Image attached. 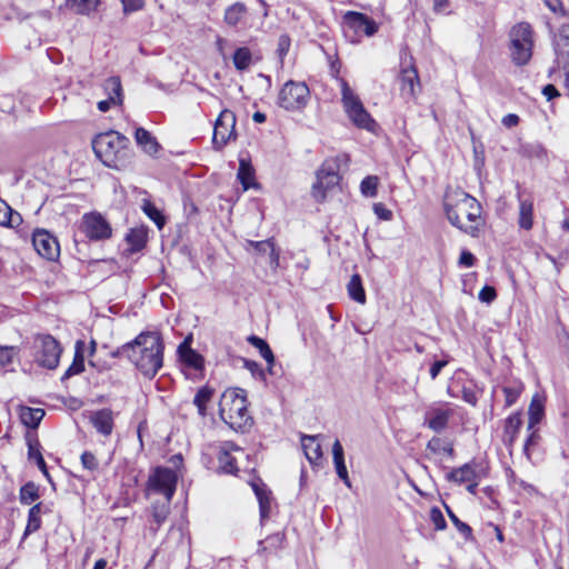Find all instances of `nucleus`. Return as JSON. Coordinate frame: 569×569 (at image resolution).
<instances>
[{"mask_svg": "<svg viewBox=\"0 0 569 569\" xmlns=\"http://www.w3.org/2000/svg\"><path fill=\"white\" fill-rule=\"evenodd\" d=\"M448 221L460 231L477 238L486 224L480 202L463 190L448 189L443 198Z\"/></svg>", "mask_w": 569, "mask_h": 569, "instance_id": "f257e3e1", "label": "nucleus"}, {"mask_svg": "<svg viewBox=\"0 0 569 569\" xmlns=\"http://www.w3.org/2000/svg\"><path fill=\"white\" fill-rule=\"evenodd\" d=\"M163 342L156 332H141L134 338L131 362L147 378H153L163 365Z\"/></svg>", "mask_w": 569, "mask_h": 569, "instance_id": "f03ea898", "label": "nucleus"}, {"mask_svg": "<svg viewBox=\"0 0 569 569\" xmlns=\"http://www.w3.org/2000/svg\"><path fill=\"white\" fill-rule=\"evenodd\" d=\"M221 420L236 431H246L253 423L248 410L246 391L241 388L227 389L219 401Z\"/></svg>", "mask_w": 569, "mask_h": 569, "instance_id": "7ed1b4c3", "label": "nucleus"}, {"mask_svg": "<svg viewBox=\"0 0 569 569\" xmlns=\"http://www.w3.org/2000/svg\"><path fill=\"white\" fill-rule=\"evenodd\" d=\"M348 157L346 154L327 158L316 172V181L311 188V194L316 201L322 202L326 199L327 191L338 186L340 181V169L347 166Z\"/></svg>", "mask_w": 569, "mask_h": 569, "instance_id": "20e7f679", "label": "nucleus"}, {"mask_svg": "<svg viewBox=\"0 0 569 569\" xmlns=\"http://www.w3.org/2000/svg\"><path fill=\"white\" fill-rule=\"evenodd\" d=\"M341 89V102L349 120L358 128L373 132L377 122L365 109L359 96L350 88L347 80L339 78Z\"/></svg>", "mask_w": 569, "mask_h": 569, "instance_id": "39448f33", "label": "nucleus"}, {"mask_svg": "<svg viewBox=\"0 0 569 569\" xmlns=\"http://www.w3.org/2000/svg\"><path fill=\"white\" fill-rule=\"evenodd\" d=\"M510 58L512 62L522 67L529 63L533 49V30L527 22H519L509 32Z\"/></svg>", "mask_w": 569, "mask_h": 569, "instance_id": "423d86ee", "label": "nucleus"}, {"mask_svg": "<svg viewBox=\"0 0 569 569\" xmlns=\"http://www.w3.org/2000/svg\"><path fill=\"white\" fill-rule=\"evenodd\" d=\"M34 361L43 368L56 369L62 352L60 343L51 335H37L33 339Z\"/></svg>", "mask_w": 569, "mask_h": 569, "instance_id": "0eeeda50", "label": "nucleus"}, {"mask_svg": "<svg viewBox=\"0 0 569 569\" xmlns=\"http://www.w3.org/2000/svg\"><path fill=\"white\" fill-rule=\"evenodd\" d=\"M96 157L107 167L121 169L131 159L132 152L128 144H91Z\"/></svg>", "mask_w": 569, "mask_h": 569, "instance_id": "6e6552de", "label": "nucleus"}, {"mask_svg": "<svg viewBox=\"0 0 569 569\" xmlns=\"http://www.w3.org/2000/svg\"><path fill=\"white\" fill-rule=\"evenodd\" d=\"M309 88L305 82L288 81L279 92V106L286 110H299L309 99Z\"/></svg>", "mask_w": 569, "mask_h": 569, "instance_id": "1a4fd4ad", "label": "nucleus"}, {"mask_svg": "<svg viewBox=\"0 0 569 569\" xmlns=\"http://www.w3.org/2000/svg\"><path fill=\"white\" fill-rule=\"evenodd\" d=\"M81 232L91 241H103L112 236V228L99 212L84 213L80 224Z\"/></svg>", "mask_w": 569, "mask_h": 569, "instance_id": "9d476101", "label": "nucleus"}, {"mask_svg": "<svg viewBox=\"0 0 569 569\" xmlns=\"http://www.w3.org/2000/svg\"><path fill=\"white\" fill-rule=\"evenodd\" d=\"M342 26L346 34L353 31L355 36L371 37L378 31V24L373 19L357 11H347L342 18Z\"/></svg>", "mask_w": 569, "mask_h": 569, "instance_id": "9b49d317", "label": "nucleus"}, {"mask_svg": "<svg viewBox=\"0 0 569 569\" xmlns=\"http://www.w3.org/2000/svg\"><path fill=\"white\" fill-rule=\"evenodd\" d=\"M148 483L151 490L171 500L176 491L177 475L169 468L158 467L149 477Z\"/></svg>", "mask_w": 569, "mask_h": 569, "instance_id": "f8f14e48", "label": "nucleus"}, {"mask_svg": "<svg viewBox=\"0 0 569 569\" xmlns=\"http://www.w3.org/2000/svg\"><path fill=\"white\" fill-rule=\"evenodd\" d=\"M32 244L36 251L47 260H56L60 254L59 242L47 230L38 229L32 234Z\"/></svg>", "mask_w": 569, "mask_h": 569, "instance_id": "ddd939ff", "label": "nucleus"}, {"mask_svg": "<svg viewBox=\"0 0 569 569\" xmlns=\"http://www.w3.org/2000/svg\"><path fill=\"white\" fill-rule=\"evenodd\" d=\"M236 116L231 110L224 109L214 122L212 142H229L236 139Z\"/></svg>", "mask_w": 569, "mask_h": 569, "instance_id": "4468645a", "label": "nucleus"}, {"mask_svg": "<svg viewBox=\"0 0 569 569\" xmlns=\"http://www.w3.org/2000/svg\"><path fill=\"white\" fill-rule=\"evenodd\" d=\"M234 453L243 455V450L232 441L221 442L218 450V468L223 473L236 475L238 471L237 457Z\"/></svg>", "mask_w": 569, "mask_h": 569, "instance_id": "2eb2a0df", "label": "nucleus"}, {"mask_svg": "<svg viewBox=\"0 0 569 569\" xmlns=\"http://www.w3.org/2000/svg\"><path fill=\"white\" fill-rule=\"evenodd\" d=\"M556 63L559 69L569 74V24H562L553 39Z\"/></svg>", "mask_w": 569, "mask_h": 569, "instance_id": "dca6fc26", "label": "nucleus"}, {"mask_svg": "<svg viewBox=\"0 0 569 569\" xmlns=\"http://www.w3.org/2000/svg\"><path fill=\"white\" fill-rule=\"evenodd\" d=\"M237 179L246 191L249 189H260V184L256 181V171L251 164L250 157L242 152L239 154Z\"/></svg>", "mask_w": 569, "mask_h": 569, "instance_id": "f3484780", "label": "nucleus"}, {"mask_svg": "<svg viewBox=\"0 0 569 569\" xmlns=\"http://www.w3.org/2000/svg\"><path fill=\"white\" fill-rule=\"evenodd\" d=\"M453 416L451 409L441 407L431 408L426 412L425 425L435 432H441L448 427L450 418Z\"/></svg>", "mask_w": 569, "mask_h": 569, "instance_id": "a211bd4d", "label": "nucleus"}, {"mask_svg": "<svg viewBox=\"0 0 569 569\" xmlns=\"http://www.w3.org/2000/svg\"><path fill=\"white\" fill-rule=\"evenodd\" d=\"M517 199L519 202L518 226L520 229L529 231L533 227V198L518 191Z\"/></svg>", "mask_w": 569, "mask_h": 569, "instance_id": "6ab92c4d", "label": "nucleus"}, {"mask_svg": "<svg viewBox=\"0 0 569 569\" xmlns=\"http://www.w3.org/2000/svg\"><path fill=\"white\" fill-rule=\"evenodd\" d=\"M400 92L407 99L416 98V88L419 87V77L417 69L410 64L403 67L400 71Z\"/></svg>", "mask_w": 569, "mask_h": 569, "instance_id": "aec40b11", "label": "nucleus"}, {"mask_svg": "<svg viewBox=\"0 0 569 569\" xmlns=\"http://www.w3.org/2000/svg\"><path fill=\"white\" fill-rule=\"evenodd\" d=\"M178 355L181 362L197 371L203 369V357L190 347L189 339H184L178 347Z\"/></svg>", "mask_w": 569, "mask_h": 569, "instance_id": "412c9836", "label": "nucleus"}, {"mask_svg": "<svg viewBox=\"0 0 569 569\" xmlns=\"http://www.w3.org/2000/svg\"><path fill=\"white\" fill-rule=\"evenodd\" d=\"M250 485L259 502L260 516L264 519L269 517L271 510V491L261 479H257Z\"/></svg>", "mask_w": 569, "mask_h": 569, "instance_id": "4be33fe9", "label": "nucleus"}, {"mask_svg": "<svg viewBox=\"0 0 569 569\" xmlns=\"http://www.w3.org/2000/svg\"><path fill=\"white\" fill-rule=\"evenodd\" d=\"M91 422L96 430L108 437L113 430V412L110 409H101L91 415Z\"/></svg>", "mask_w": 569, "mask_h": 569, "instance_id": "5701e85b", "label": "nucleus"}, {"mask_svg": "<svg viewBox=\"0 0 569 569\" xmlns=\"http://www.w3.org/2000/svg\"><path fill=\"white\" fill-rule=\"evenodd\" d=\"M51 511V508L46 506L43 502L33 505L28 512V521L23 536L26 537L38 531L41 527V515L50 513Z\"/></svg>", "mask_w": 569, "mask_h": 569, "instance_id": "b1692460", "label": "nucleus"}, {"mask_svg": "<svg viewBox=\"0 0 569 569\" xmlns=\"http://www.w3.org/2000/svg\"><path fill=\"white\" fill-rule=\"evenodd\" d=\"M479 478V473L476 470V465L468 462L459 468H453L448 475L447 479L458 485L467 483Z\"/></svg>", "mask_w": 569, "mask_h": 569, "instance_id": "393cba45", "label": "nucleus"}, {"mask_svg": "<svg viewBox=\"0 0 569 569\" xmlns=\"http://www.w3.org/2000/svg\"><path fill=\"white\" fill-rule=\"evenodd\" d=\"M332 456H333V465L336 468V472L338 477L343 481V483L351 488V481L349 479L348 470L345 463V452L342 445L337 439L332 445Z\"/></svg>", "mask_w": 569, "mask_h": 569, "instance_id": "a878e982", "label": "nucleus"}, {"mask_svg": "<svg viewBox=\"0 0 569 569\" xmlns=\"http://www.w3.org/2000/svg\"><path fill=\"white\" fill-rule=\"evenodd\" d=\"M522 425L521 416L519 412L510 415L505 422L503 442L506 446L511 447L517 439Z\"/></svg>", "mask_w": 569, "mask_h": 569, "instance_id": "bb28decb", "label": "nucleus"}, {"mask_svg": "<svg viewBox=\"0 0 569 569\" xmlns=\"http://www.w3.org/2000/svg\"><path fill=\"white\" fill-rule=\"evenodd\" d=\"M84 347L86 345L82 340L76 342L73 361L63 373L62 380L79 375L84 370Z\"/></svg>", "mask_w": 569, "mask_h": 569, "instance_id": "cd10ccee", "label": "nucleus"}, {"mask_svg": "<svg viewBox=\"0 0 569 569\" xmlns=\"http://www.w3.org/2000/svg\"><path fill=\"white\" fill-rule=\"evenodd\" d=\"M170 501L163 498L162 501H154L151 507V516L154 526L151 525V530L157 532L161 525L167 520L170 512Z\"/></svg>", "mask_w": 569, "mask_h": 569, "instance_id": "c85d7f7f", "label": "nucleus"}, {"mask_svg": "<svg viewBox=\"0 0 569 569\" xmlns=\"http://www.w3.org/2000/svg\"><path fill=\"white\" fill-rule=\"evenodd\" d=\"M318 436H302L301 445L305 455L311 465H316L322 458L321 446L317 442Z\"/></svg>", "mask_w": 569, "mask_h": 569, "instance_id": "c756f323", "label": "nucleus"}, {"mask_svg": "<svg viewBox=\"0 0 569 569\" xmlns=\"http://www.w3.org/2000/svg\"><path fill=\"white\" fill-rule=\"evenodd\" d=\"M22 221L21 214L13 210L4 200L0 199V226L17 228Z\"/></svg>", "mask_w": 569, "mask_h": 569, "instance_id": "7c9ffc66", "label": "nucleus"}, {"mask_svg": "<svg viewBox=\"0 0 569 569\" xmlns=\"http://www.w3.org/2000/svg\"><path fill=\"white\" fill-rule=\"evenodd\" d=\"M99 3L100 0H64L66 8L81 16H89L94 12Z\"/></svg>", "mask_w": 569, "mask_h": 569, "instance_id": "2f4dec72", "label": "nucleus"}, {"mask_svg": "<svg viewBox=\"0 0 569 569\" xmlns=\"http://www.w3.org/2000/svg\"><path fill=\"white\" fill-rule=\"evenodd\" d=\"M27 442H28V458L29 460H34L36 465L38 466V468L40 469V471L42 472V475L44 477H49V470L47 468V463L43 459V456L40 451V443L38 441V439H31V438H28L27 439Z\"/></svg>", "mask_w": 569, "mask_h": 569, "instance_id": "473e14b6", "label": "nucleus"}, {"mask_svg": "<svg viewBox=\"0 0 569 569\" xmlns=\"http://www.w3.org/2000/svg\"><path fill=\"white\" fill-rule=\"evenodd\" d=\"M44 417V410L41 408L22 407L20 410L21 422L32 429L38 428Z\"/></svg>", "mask_w": 569, "mask_h": 569, "instance_id": "72a5a7b5", "label": "nucleus"}, {"mask_svg": "<svg viewBox=\"0 0 569 569\" xmlns=\"http://www.w3.org/2000/svg\"><path fill=\"white\" fill-rule=\"evenodd\" d=\"M214 390L208 386H203L194 395L192 403L197 407L200 417H206L207 405L211 401Z\"/></svg>", "mask_w": 569, "mask_h": 569, "instance_id": "f704fd0d", "label": "nucleus"}, {"mask_svg": "<svg viewBox=\"0 0 569 569\" xmlns=\"http://www.w3.org/2000/svg\"><path fill=\"white\" fill-rule=\"evenodd\" d=\"M126 240L130 247V251L138 252L142 250L147 243V231L143 228L131 229L127 233Z\"/></svg>", "mask_w": 569, "mask_h": 569, "instance_id": "c9c22d12", "label": "nucleus"}, {"mask_svg": "<svg viewBox=\"0 0 569 569\" xmlns=\"http://www.w3.org/2000/svg\"><path fill=\"white\" fill-rule=\"evenodd\" d=\"M248 342L253 346L254 348H257L260 352V356L267 361V363L269 365V372L272 373V365L274 363V356H273V352L272 350L270 349L269 345L267 343L266 340H263L262 338L260 337H257V336H250L248 338Z\"/></svg>", "mask_w": 569, "mask_h": 569, "instance_id": "e433bc0d", "label": "nucleus"}, {"mask_svg": "<svg viewBox=\"0 0 569 569\" xmlns=\"http://www.w3.org/2000/svg\"><path fill=\"white\" fill-rule=\"evenodd\" d=\"M348 293L352 300L359 303L366 302V292L362 286L361 277L358 273L351 276L348 283Z\"/></svg>", "mask_w": 569, "mask_h": 569, "instance_id": "4c0bfd02", "label": "nucleus"}, {"mask_svg": "<svg viewBox=\"0 0 569 569\" xmlns=\"http://www.w3.org/2000/svg\"><path fill=\"white\" fill-rule=\"evenodd\" d=\"M108 98L122 104V86L119 77H110L103 82Z\"/></svg>", "mask_w": 569, "mask_h": 569, "instance_id": "58836bf2", "label": "nucleus"}, {"mask_svg": "<svg viewBox=\"0 0 569 569\" xmlns=\"http://www.w3.org/2000/svg\"><path fill=\"white\" fill-rule=\"evenodd\" d=\"M232 61H233L234 68L238 71H243V70L248 69L252 62V54H251L250 49L247 47L238 48L232 56Z\"/></svg>", "mask_w": 569, "mask_h": 569, "instance_id": "ea45409f", "label": "nucleus"}, {"mask_svg": "<svg viewBox=\"0 0 569 569\" xmlns=\"http://www.w3.org/2000/svg\"><path fill=\"white\" fill-rule=\"evenodd\" d=\"M246 7L241 2H236L228 7L224 12V21L229 26H237L246 14Z\"/></svg>", "mask_w": 569, "mask_h": 569, "instance_id": "a19ab883", "label": "nucleus"}, {"mask_svg": "<svg viewBox=\"0 0 569 569\" xmlns=\"http://www.w3.org/2000/svg\"><path fill=\"white\" fill-rule=\"evenodd\" d=\"M146 216L152 220L159 229H162L166 223V218L162 212L150 201L143 200L141 206Z\"/></svg>", "mask_w": 569, "mask_h": 569, "instance_id": "79ce46f5", "label": "nucleus"}, {"mask_svg": "<svg viewBox=\"0 0 569 569\" xmlns=\"http://www.w3.org/2000/svg\"><path fill=\"white\" fill-rule=\"evenodd\" d=\"M522 391H523V385L520 381H513L510 385L503 386L502 392H503L505 399H506L505 406L511 407L512 405H515L517 402L518 398L520 397V395L522 393Z\"/></svg>", "mask_w": 569, "mask_h": 569, "instance_id": "37998d69", "label": "nucleus"}, {"mask_svg": "<svg viewBox=\"0 0 569 569\" xmlns=\"http://www.w3.org/2000/svg\"><path fill=\"white\" fill-rule=\"evenodd\" d=\"M251 244L254 247V249L259 252H267L269 251L270 257V264L271 266H278L279 264V252L274 248V243L272 239H267L262 241H256L251 242Z\"/></svg>", "mask_w": 569, "mask_h": 569, "instance_id": "c03bdc74", "label": "nucleus"}, {"mask_svg": "<svg viewBox=\"0 0 569 569\" xmlns=\"http://www.w3.org/2000/svg\"><path fill=\"white\" fill-rule=\"evenodd\" d=\"M19 498L22 505H31L39 498V487L33 481L27 482L20 488Z\"/></svg>", "mask_w": 569, "mask_h": 569, "instance_id": "a18cd8bd", "label": "nucleus"}, {"mask_svg": "<svg viewBox=\"0 0 569 569\" xmlns=\"http://www.w3.org/2000/svg\"><path fill=\"white\" fill-rule=\"evenodd\" d=\"M529 422L528 430H532L543 417V406L536 399H532L528 409Z\"/></svg>", "mask_w": 569, "mask_h": 569, "instance_id": "49530a36", "label": "nucleus"}, {"mask_svg": "<svg viewBox=\"0 0 569 569\" xmlns=\"http://www.w3.org/2000/svg\"><path fill=\"white\" fill-rule=\"evenodd\" d=\"M445 509L447 511V515H448L449 519L451 520V522L456 527V529L465 537V539H467V540L471 539L472 538V529H471V527L468 523L461 521L456 516V513L450 509L449 506L445 505Z\"/></svg>", "mask_w": 569, "mask_h": 569, "instance_id": "de8ad7c7", "label": "nucleus"}, {"mask_svg": "<svg viewBox=\"0 0 569 569\" xmlns=\"http://www.w3.org/2000/svg\"><path fill=\"white\" fill-rule=\"evenodd\" d=\"M379 178L377 176H367L360 183L362 196L373 198L377 196Z\"/></svg>", "mask_w": 569, "mask_h": 569, "instance_id": "09e8293b", "label": "nucleus"}, {"mask_svg": "<svg viewBox=\"0 0 569 569\" xmlns=\"http://www.w3.org/2000/svg\"><path fill=\"white\" fill-rule=\"evenodd\" d=\"M283 540H284V535L281 532H277L274 535L267 537L263 541H260L259 545L260 546L264 545L262 547V550L279 549L282 547Z\"/></svg>", "mask_w": 569, "mask_h": 569, "instance_id": "8fccbe9b", "label": "nucleus"}, {"mask_svg": "<svg viewBox=\"0 0 569 569\" xmlns=\"http://www.w3.org/2000/svg\"><path fill=\"white\" fill-rule=\"evenodd\" d=\"M102 138H107V142H109V143L123 142L124 140H127V138L124 136H122L120 132L114 131V130H109L104 133H97L93 137L91 142H99V140Z\"/></svg>", "mask_w": 569, "mask_h": 569, "instance_id": "3c124183", "label": "nucleus"}, {"mask_svg": "<svg viewBox=\"0 0 569 569\" xmlns=\"http://www.w3.org/2000/svg\"><path fill=\"white\" fill-rule=\"evenodd\" d=\"M430 520L433 523L436 530H445L447 528L445 517L438 507L431 508Z\"/></svg>", "mask_w": 569, "mask_h": 569, "instance_id": "603ef678", "label": "nucleus"}, {"mask_svg": "<svg viewBox=\"0 0 569 569\" xmlns=\"http://www.w3.org/2000/svg\"><path fill=\"white\" fill-rule=\"evenodd\" d=\"M16 355L14 347L0 346V368L10 365Z\"/></svg>", "mask_w": 569, "mask_h": 569, "instance_id": "864d4df0", "label": "nucleus"}, {"mask_svg": "<svg viewBox=\"0 0 569 569\" xmlns=\"http://www.w3.org/2000/svg\"><path fill=\"white\" fill-rule=\"evenodd\" d=\"M81 463L84 469L90 470V471L97 470L98 466H99L96 456L90 451H84L81 455Z\"/></svg>", "mask_w": 569, "mask_h": 569, "instance_id": "5fc2aeb1", "label": "nucleus"}, {"mask_svg": "<svg viewBox=\"0 0 569 569\" xmlns=\"http://www.w3.org/2000/svg\"><path fill=\"white\" fill-rule=\"evenodd\" d=\"M291 46V40L288 34H281L278 39L277 53L282 61L288 53Z\"/></svg>", "mask_w": 569, "mask_h": 569, "instance_id": "6e6d98bb", "label": "nucleus"}, {"mask_svg": "<svg viewBox=\"0 0 569 569\" xmlns=\"http://www.w3.org/2000/svg\"><path fill=\"white\" fill-rule=\"evenodd\" d=\"M481 302L491 303L497 298V291L491 286H485L478 295Z\"/></svg>", "mask_w": 569, "mask_h": 569, "instance_id": "4d7b16f0", "label": "nucleus"}, {"mask_svg": "<svg viewBox=\"0 0 569 569\" xmlns=\"http://www.w3.org/2000/svg\"><path fill=\"white\" fill-rule=\"evenodd\" d=\"M475 168L480 170L485 164V144H472Z\"/></svg>", "mask_w": 569, "mask_h": 569, "instance_id": "13d9d810", "label": "nucleus"}, {"mask_svg": "<svg viewBox=\"0 0 569 569\" xmlns=\"http://www.w3.org/2000/svg\"><path fill=\"white\" fill-rule=\"evenodd\" d=\"M133 348H134V340H132V341H130L128 343H124L123 346H121L117 350L112 351L111 356L113 358L126 357V358H128L131 361V355H132V349Z\"/></svg>", "mask_w": 569, "mask_h": 569, "instance_id": "bf43d9fd", "label": "nucleus"}, {"mask_svg": "<svg viewBox=\"0 0 569 569\" xmlns=\"http://www.w3.org/2000/svg\"><path fill=\"white\" fill-rule=\"evenodd\" d=\"M461 398L465 402L477 406L478 403V395L477 391L472 387L465 386L461 391Z\"/></svg>", "mask_w": 569, "mask_h": 569, "instance_id": "052dcab7", "label": "nucleus"}, {"mask_svg": "<svg viewBox=\"0 0 569 569\" xmlns=\"http://www.w3.org/2000/svg\"><path fill=\"white\" fill-rule=\"evenodd\" d=\"M373 212L376 216L385 221H390L392 219V211L386 208L383 203H375L373 204Z\"/></svg>", "mask_w": 569, "mask_h": 569, "instance_id": "680f3d73", "label": "nucleus"}, {"mask_svg": "<svg viewBox=\"0 0 569 569\" xmlns=\"http://www.w3.org/2000/svg\"><path fill=\"white\" fill-rule=\"evenodd\" d=\"M136 142H157V138L144 128H137L134 131Z\"/></svg>", "mask_w": 569, "mask_h": 569, "instance_id": "e2e57ef3", "label": "nucleus"}, {"mask_svg": "<svg viewBox=\"0 0 569 569\" xmlns=\"http://www.w3.org/2000/svg\"><path fill=\"white\" fill-rule=\"evenodd\" d=\"M540 439V436L537 430H532L530 435L528 436L525 446H523V452L528 459H530V449L531 447L536 446Z\"/></svg>", "mask_w": 569, "mask_h": 569, "instance_id": "0e129e2a", "label": "nucleus"}, {"mask_svg": "<svg viewBox=\"0 0 569 569\" xmlns=\"http://www.w3.org/2000/svg\"><path fill=\"white\" fill-rule=\"evenodd\" d=\"M123 12L130 13L142 9L144 0H121Z\"/></svg>", "mask_w": 569, "mask_h": 569, "instance_id": "69168bd1", "label": "nucleus"}, {"mask_svg": "<svg viewBox=\"0 0 569 569\" xmlns=\"http://www.w3.org/2000/svg\"><path fill=\"white\" fill-rule=\"evenodd\" d=\"M244 367L252 373L253 377L264 379L266 373L258 362L253 360H246Z\"/></svg>", "mask_w": 569, "mask_h": 569, "instance_id": "338daca9", "label": "nucleus"}, {"mask_svg": "<svg viewBox=\"0 0 569 569\" xmlns=\"http://www.w3.org/2000/svg\"><path fill=\"white\" fill-rule=\"evenodd\" d=\"M476 263V257L468 250H462L459 258V264L466 268H470Z\"/></svg>", "mask_w": 569, "mask_h": 569, "instance_id": "774afa93", "label": "nucleus"}]
</instances>
